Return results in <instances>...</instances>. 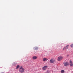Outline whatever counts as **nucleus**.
I'll list each match as a JSON object with an SVG mask.
<instances>
[{
  "label": "nucleus",
  "instance_id": "obj_1",
  "mask_svg": "<svg viewBox=\"0 0 73 73\" xmlns=\"http://www.w3.org/2000/svg\"><path fill=\"white\" fill-rule=\"evenodd\" d=\"M25 70V69L23 68V67H20L19 70V71L20 73H23Z\"/></svg>",
  "mask_w": 73,
  "mask_h": 73
},
{
  "label": "nucleus",
  "instance_id": "obj_2",
  "mask_svg": "<svg viewBox=\"0 0 73 73\" xmlns=\"http://www.w3.org/2000/svg\"><path fill=\"white\" fill-rule=\"evenodd\" d=\"M64 64L65 66H68L69 65V62H64Z\"/></svg>",
  "mask_w": 73,
  "mask_h": 73
},
{
  "label": "nucleus",
  "instance_id": "obj_3",
  "mask_svg": "<svg viewBox=\"0 0 73 73\" xmlns=\"http://www.w3.org/2000/svg\"><path fill=\"white\" fill-rule=\"evenodd\" d=\"M62 58H63V57L62 56H59L58 58V61H61V60H62Z\"/></svg>",
  "mask_w": 73,
  "mask_h": 73
},
{
  "label": "nucleus",
  "instance_id": "obj_4",
  "mask_svg": "<svg viewBox=\"0 0 73 73\" xmlns=\"http://www.w3.org/2000/svg\"><path fill=\"white\" fill-rule=\"evenodd\" d=\"M48 66H45L43 67L42 69H43V70H46Z\"/></svg>",
  "mask_w": 73,
  "mask_h": 73
},
{
  "label": "nucleus",
  "instance_id": "obj_5",
  "mask_svg": "<svg viewBox=\"0 0 73 73\" xmlns=\"http://www.w3.org/2000/svg\"><path fill=\"white\" fill-rule=\"evenodd\" d=\"M68 46H69V45H67L66 47H64L63 49V50L65 49H67L68 48Z\"/></svg>",
  "mask_w": 73,
  "mask_h": 73
},
{
  "label": "nucleus",
  "instance_id": "obj_6",
  "mask_svg": "<svg viewBox=\"0 0 73 73\" xmlns=\"http://www.w3.org/2000/svg\"><path fill=\"white\" fill-rule=\"evenodd\" d=\"M70 65L71 66H73V62H72V60H70Z\"/></svg>",
  "mask_w": 73,
  "mask_h": 73
},
{
  "label": "nucleus",
  "instance_id": "obj_7",
  "mask_svg": "<svg viewBox=\"0 0 73 73\" xmlns=\"http://www.w3.org/2000/svg\"><path fill=\"white\" fill-rule=\"evenodd\" d=\"M54 60L53 59H52L51 60H50V63H53V62H54Z\"/></svg>",
  "mask_w": 73,
  "mask_h": 73
},
{
  "label": "nucleus",
  "instance_id": "obj_8",
  "mask_svg": "<svg viewBox=\"0 0 73 73\" xmlns=\"http://www.w3.org/2000/svg\"><path fill=\"white\" fill-rule=\"evenodd\" d=\"M37 57L35 56L33 57V60H35L36 59H37Z\"/></svg>",
  "mask_w": 73,
  "mask_h": 73
},
{
  "label": "nucleus",
  "instance_id": "obj_9",
  "mask_svg": "<svg viewBox=\"0 0 73 73\" xmlns=\"http://www.w3.org/2000/svg\"><path fill=\"white\" fill-rule=\"evenodd\" d=\"M48 59H47V58H44L43 59V61H47V60H48Z\"/></svg>",
  "mask_w": 73,
  "mask_h": 73
},
{
  "label": "nucleus",
  "instance_id": "obj_10",
  "mask_svg": "<svg viewBox=\"0 0 73 73\" xmlns=\"http://www.w3.org/2000/svg\"><path fill=\"white\" fill-rule=\"evenodd\" d=\"M19 67H20V65H17L16 67L17 69H18L19 68Z\"/></svg>",
  "mask_w": 73,
  "mask_h": 73
},
{
  "label": "nucleus",
  "instance_id": "obj_11",
  "mask_svg": "<svg viewBox=\"0 0 73 73\" xmlns=\"http://www.w3.org/2000/svg\"><path fill=\"white\" fill-rule=\"evenodd\" d=\"M64 70H62L61 71V73H64Z\"/></svg>",
  "mask_w": 73,
  "mask_h": 73
},
{
  "label": "nucleus",
  "instance_id": "obj_12",
  "mask_svg": "<svg viewBox=\"0 0 73 73\" xmlns=\"http://www.w3.org/2000/svg\"><path fill=\"white\" fill-rule=\"evenodd\" d=\"M34 49H35V50H37V47H34Z\"/></svg>",
  "mask_w": 73,
  "mask_h": 73
},
{
  "label": "nucleus",
  "instance_id": "obj_13",
  "mask_svg": "<svg viewBox=\"0 0 73 73\" xmlns=\"http://www.w3.org/2000/svg\"><path fill=\"white\" fill-rule=\"evenodd\" d=\"M71 47V48H73V44H72L71 45H70Z\"/></svg>",
  "mask_w": 73,
  "mask_h": 73
}]
</instances>
